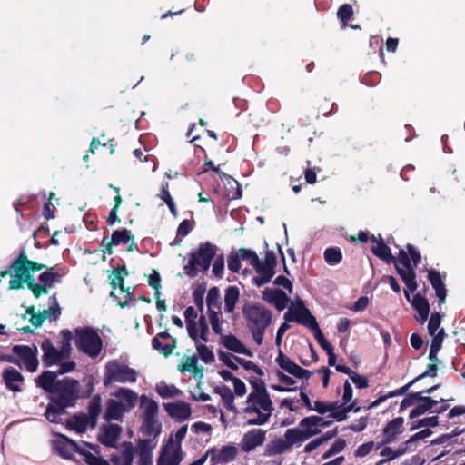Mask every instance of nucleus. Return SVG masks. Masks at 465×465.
<instances>
[{
	"label": "nucleus",
	"instance_id": "58",
	"mask_svg": "<svg viewBox=\"0 0 465 465\" xmlns=\"http://www.w3.org/2000/svg\"><path fill=\"white\" fill-rule=\"evenodd\" d=\"M208 314L213 331H214L215 334L222 336L223 329L222 322L219 319V312L212 311L208 312Z\"/></svg>",
	"mask_w": 465,
	"mask_h": 465
},
{
	"label": "nucleus",
	"instance_id": "34",
	"mask_svg": "<svg viewBox=\"0 0 465 465\" xmlns=\"http://www.w3.org/2000/svg\"><path fill=\"white\" fill-rule=\"evenodd\" d=\"M66 425L69 429L78 433H84L88 427H91V420L85 413L75 414L67 420Z\"/></svg>",
	"mask_w": 465,
	"mask_h": 465
},
{
	"label": "nucleus",
	"instance_id": "2",
	"mask_svg": "<svg viewBox=\"0 0 465 465\" xmlns=\"http://www.w3.org/2000/svg\"><path fill=\"white\" fill-rule=\"evenodd\" d=\"M246 327L255 343L262 345L266 329L272 323V312L260 302H246L242 309Z\"/></svg>",
	"mask_w": 465,
	"mask_h": 465
},
{
	"label": "nucleus",
	"instance_id": "52",
	"mask_svg": "<svg viewBox=\"0 0 465 465\" xmlns=\"http://www.w3.org/2000/svg\"><path fill=\"white\" fill-rule=\"evenodd\" d=\"M156 390L158 394L163 399L179 396L182 393V391L174 385H168L165 383L157 386Z\"/></svg>",
	"mask_w": 465,
	"mask_h": 465
},
{
	"label": "nucleus",
	"instance_id": "42",
	"mask_svg": "<svg viewBox=\"0 0 465 465\" xmlns=\"http://www.w3.org/2000/svg\"><path fill=\"white\" fill-rule=\"evenodd\" d=\"M140 401L141 407L144 408L143 418H156L159 411L157 402L144 394L140 397Z\"/></svg>",
	"mask_w": 465,
	"mask_h": 465
},
{
	"label": "nucleus",
	"instance_id": "60",
	"mask_svg": "<svg viewBox=\"0 0 465 465\" xmlns=\"http://www.w3.org/2000/svg\"><path fill=\"white\" fill-rule=\"evenodd\" d=\"M420 394H422V391L411 392L407 394L406 397L401 402V411L405 410L412 405H415L418 402L419 399H420Z\"/></svg>",
	"mask_w": 465,
	"mask_h": 465
},
{
	"label": "nucleus",
	"instance_id": "43",
	"mask_svg": "<svg viewBox=\"0 0 465 465\" xmlns=\"http://www.w3.org/2000/svg\"><path fill=\"white\" fill-rule=\"evenodd\" d=\"M61 341H60V351H63L64 356L69 359L72 352L71 342L73 341V333L68 329H64L60 331Z\"/></svg>",
	"mask_w": 465,
	"mask_h": 465
},
{
	"label": "nucleus",
	"instance_id": "7",
	"mask_svg": "<svg viewBox=\"0 0 465 465\" xmlns=\"http://www.w3.org/2000/svg\"><path fill=\"white\" fill-rule=\"evenodd\" d=\"M77 350L91 358H96L102 351L103 340L92 327H79L74 330Z\"/></svg>",
	"mask_w": 465,
	"mask_h": 465
},
{
	"label": "nucleus",
	"instance_id": "47",
	"mask_svg": "<svg viewBox=\"0 0 465 465\" xmlns=\"http://www.w3.org/2000/svg\"><path fill=\"white\" fill-rule=\"evenodd\" d=\"M78 454L84 458V462L88 465H110L104 458L95 456L84 448L80 449Z\"/></svg>",
	"mask_w": 465,
	"mask_h": 465
},
{
	"label": "nucleus",
	"instance_id": "36",
	"mask_svg": "<svg viewBox=\"0 0 465 465\" xmlns=\"http://www.w3.org/2000/svg\"><path fill=\"white\" fill-rule=\"evenodd\" d=\"M371 250L375 256L385 262L397 264L398 258L391 254V248L384 242H378V245L372 246Z\"/></svg>",
	"mask_w": 465,
	"mask_h": 465
},
{
	"label": "nucleus",
	"instance_id": "37",
	"mask_svg": "<svg viewBox=\"0 0 465 465\" xmlns=\"http://www.w3.org/2000/svg\"><path fill=\"white\" fill-rule=\"evenodd\" d=\"M240 298V291L236 286H229L224 294V311L228 313L233 312L236 303Z\"/></svg>",
	"mask_w": 465,
	"mask_h": 465
},
{
	"label": "nucleus",
	"instance_id": "54",
	"mask_svg": "<svg viewBox=\"0 0 465 465\" xmlns=\"http://www.w3.org/2000/svg\"><path fill=\"white\" fill-rule=\"evenodd\" d=\"M439 424L438 416L426 417L412 423L411 430H414L421 427H436Z\"/></svg>",
	"mask_w": 465,
	"mask_h": 465
},
{
	"label": "nucleus",
	"instance_id": "31",
	"mask_svg": "<svg viewBox=\"0 0 465 465\" xmlns=\"http://www.w3.org/2000/svg\"><path fill=\"white\" fill-rule=\"evenodd\" d=\"M444 399H440L439 402H444ZM418 404L415 408H413L410 412V419H414L424 414L426 411L431 410L434 406L438 404V401L433 400L429 396H423L420 394V399L418 401Z\"/></svg>",
	"mask_w": 465,
	"mask_h": 465
},
{
	"label": "nucleus",
	"instance_id": "20",
	"mask_svg": "<svg viewBox=\"0 0 465 465\" xmlns=\"http://www.w3.org/2000/svg\"><path fill=\"white\" fill-rule=\"evenodd\" d=\"M262 299L272 304L279 312L283 311L290 301L287 294L281 289L266 288L262 292Z\"/></svg>",
	"mask_w": 465,
	"mask_h": 465
},
{
	"label": "nucleus",
	"instance_id": "61",
	"mask_svg": "<svg viewBox=\"0 0 465 465\" xmlns=\"http://www.w3.org/2000/svg\"><path fill=\"white\" fill-rule=\"evenodd\" d=\"M197 325H199V329H200V333L198 332L199 341L201 340L203 342H207L209 341L208 340L209 327H208V323H207L205 315L202 314L199 317Z\"/></svg>",
	"mask_w": 465,
	"mask_h": 465
},
{
	"label": "nucleus",
	"instance_id": "17",
	"mask_svg": "<svg viewBox=\"0 0 465 465\" xmlns=\"http://www.w3.org/2000/svg\"><path fill=\"white\" fill-rule=\"evenodd\" d=\"M41 349L43 351L42 361L45 367H51L67 360L63 351L54 346L50 339L46 338L41 343Z\"/></svg>",
	"mask_w": 465,
	"mask_h": 465
},
{
	"label": "nucleus",
	"instance_id": "18",
	"mask_svg": "<svg viewBox=\"0 0 465 465\" xmlns=\"http://www.w3.org/2000/svg\"><path fill=\"white\" fill-rule=\"evenodd\" d=\"M176 345V338L172 337L167 330L158 333L152 340V347L164 356L171 355Z\"/></svg>",
	"mask_w": 465,
	"mask_h": 465
},
{
	"label": "nucleus",
	"instance_id": "11",
	"mask_svg": "<svg viewBox=\"0 0 465 465\" xmlns=\"http://www.w3.org/2000/svg\"><path fill=\"white\" fill-rule=\"evenodd\" d=\"M285 322H297L307 328H312L316 322V318L311 313L310 310L304 305L302 300L299 299L295 305H292L284 313Z\"/></svg>",
	"mask_w": 465,
	"mask_h": 465
},
{
	"label": "nucleus",
	"instance_id": "33",
	"mask_svg": "<svg viewBox=\"0 0 465 465\" xmlns=\"http://www.w3.org/2000/svg\"><path fill=\"white\" fill-rule=\"evenodd\" d=\"M408 302H411L413 309L419 313L420 321H427L430 313V303L427 298L420 293H416L413 295L412 299L410 298Z\"/></svg>",
	"mask_w": 465,
	"mask_h": 465
},
{
	"label": "nucleus",
	"instance_id": "1",
	"mask_svg": "<svg viewBox=\"0 0 465 465\" xmlns=\"http://www.w3.org/2000/svg\"><path fill=\"white\" fill-rule=\"evenodd\" d=\"M36 386L49 394L50 402L46 407L45 416L52 423H59L61 416L66 413V409L74 407L80 398H88L94 384L88 382L86 392L81 393L80 382L71 377L55 380L52 371H45L35 379Z\"/></svg>",
	"mask_w": 465,
	"mask_h": 465
},
{
	"label": "nucleus",
	"instance_id": "63",
	"mask_svg": "<svg viewBox=\"0 0 465 465\" xmlns=\"http://www.w3.org/2000/svg\"><path fill=\"white\" fill-rule=\"evenodd\" d=\"M109 278L111 280L110 285L113 290L119 287L121 291H124V275L118 270H113Z\"/></svg>",
	"mask_w": 465,
	"mask_h": 465
},
{
	"label": "nucleus",
	"instance_id": "10",
	"mask_svg": "<svg viewBox=\"0 0 465 465\" xmlns=\"http://www.w3.org/2000/svg\"><path fill=\"white\" fill-rule=\"evenodd\" d=\"M45 271L38 276L40 283H36L34 280L29 289L35 299L42 295L47 294L49 290L54 288L56 283H61L64 273L54 272L55 267L44 268Z\"/></svg>",
	"mask_w": 465,
	"mask_h": 465
},
{
	"label": "nucleus",
	"instance_id": "12",
	"mask_svg": "<svg viewBox=\"0 0 465 465\" xmlns=\"http://www.w3.org/2000/svg\"><path fill=\"white\" fill-rule=\"evenodd\" d=\"M277 265V258L273 251L265 252L264 262L259 259V265L256 268L258 277L254 278V283L258 286H263L268 283L275 274V267Z\"/></svg>",
	"mask_w": 465,
	"mask_h": 465
},
{
	"label": "nucleus",
	"instance_id": "8",
	"mask_svg": "<svg viewBox=\"0 0 465 465\" xmlns=\"http://www.w3.org/2000/svg\"><path fill=\"white\" fill-rule=\"evenodd\" d=\"M137 371L119 360L108 361L104 367V385L105 387L112 383H134L137 381Z\"/></svg>",
	"mask_w": 465,
	"mask_h": 465
},
{
	"label": "nucleus",
	"instance_id": "29",
	"mask_svg": "<svg viewBox=\"0 0 465 465\" xmlns=\"http://www.w3.org/2000/svg\"><path fill=\"white\" fill-rule=\"evenodd\" d=\"M291 429L285 431L284 439H277L272 442L270 446L271 454H281L290 449L295 443H299L295 436L290 435Z\"/></svg>",
	"mask_w": 465,
	"mask_h": 465
},
{
	"label": "nucleus",
	"instance_id": "51",
	"mask_svg": "<svg viewBox=\"0 0 465 465\" xmlns=\"http://www.w3.org/2000/svg\"><path fill=\"white\" fill-rule=\"evenodd\" d=\"M310 330L313 332L314 338L323 351H330V349L333 348L331 344L325 339L318 322L310 328Z\"/></svg>",
	"mask_w": 465,
	"mask_h": 465
},
{
	"label": "nucleus",
	"instance_id": "50",
	"mask_svg": "<svg viewBox=\"0 0 465 465\" xmlns=\"http://www.w3.org/2000/svg\"><path fill=\"white\" fill-rule=\"evenodd\" d=\"M219 297L220 294L217 287H213L208 291L206 298L208 312L215 311L214 308L220 309Z\"/></svg>",
	"mask_w": 465,
	"mask_h": 465
},
{
	"label": "nucleus",
	"instance_id": "32",
	"mask_svg": "<svg viewBox=\"0 0 465 465\" xmlns=\"http://www.w3.org/2000/svg\"><path fill=\"white\" fill-rule=\"evenodd\" d=\"M184 318L187 327V331L189 337L194 341V343H197L199 341V334H198V329H197V313L193 307L189 306L184 311Z\"/></svg>",
	"mask_w": 465,
	"mask_h": 465
},
{
	"label": "nucleus",
	"instance_id": "6",
	"mask_svg": "<svg viewBox=\"0 0 465 465\" xmlns=\"http://www.w3.org/2000/svg\"><path fill=\"white\" fill-rule=\"evenodd\" d=\"M217 250V246L210 242L201 243L196 251L190 253L188 262L183 267L184 273L194 278L200 270L208 271Z\"/></svg>",
	"mask_w": 465,
	"mask_h": 465
},
{
	"label": "nucleus",
	"instance_id": "35",
	"mask_svg": "<svg viewBox=\"0 0 465 465\" xmlns=\"http://www.w3.org/2000/svg\"><path fill=\"white\" fill-rule=\"evenodd\" d=\"M87 418L91 420V428L97 425L98 417L102 411V398L99 394L94 395L87 407Z\"/></svg>",
	"mask_w": 465,
	"mask_h": 465
},
{
	"label": "nucleus",
	"instance_id": "59",
	"mask_svg": "<svg viewBox=\"0 0 465 465\" xmlns=\"http://www.w3.org/2000/svg\"><path fill=\"white\" fill-rule=\"evenodd\" d=\"M228 269L232 272H239L242 267L241 256L238 252H232L228 256Z\"/></svg>",
	"mask_w": 465,
	"mask_h": 465
},
{
	"label": "nucleus",
	"instance_id": "39",
	"mask_svg": "<svg viewBox=\"0 0 465 465\" xmlns=\"http://www.w3.org/2000/svg\"><path fill=\"white\" fill-rule=\"evenodd\" d=\"M238 450L235 446H223L217 453L213 456V460L217 463H227L233 460L237 456Z\"/></svg>",
	"mask_w": 465,
	"mask_h": 465
},
{
	"label": "nucleus",
	"instance_id": "22",
	"mask_svg": "<svg viewBox=\"0 0 465 465\" xmlns=\"http://www.w3.org/2000/svg\"><path fill=\"white\" fill-rule=\"evenodd\" d=\"M164 409L170 417L180 421L187 420L192 413L190 404L183 401L165 403Z\"/></svg>",
	"mask_w": 465,
	"mask_h": 465
},
{
	"label": "nucleus",
	"instance_id": "26",
	"mask_svg": "<svg viewBox=\"0 0 465 465\" xmlns=\"http://www.w3.org/2000/svg\"><path fill=\"white\" fill-rule=\"evenodd\" d=\"M404 419L397 417L390 420L383 428V443L388 444L396 440L397 435L401 433L403 429Z\"/></svg>",
	"mask_w": 465,
	"mask_h": 465
},
{
	"label": "nucleus",
	"instance_id": "27",
	"mask_svg": "<svg viewBox=\"0 0 465 465\" xmlns=\"http://www.w3.org/2000/svg\"><path fill=\"white\" fill-rule=\"evenodd\" d=\"M428 280L435 290L440 305L444 304L446 302L447 290L442 282L440 272L434 269L430 270L428 272Z\"/></svg>",
	"mask_w": 465,
	"mask_h": 465
},
{
	"label": "nucleus",
	"instance_id": "62",
	"mask_svg": "<svg viewBox=\"0 0 465 465\" xmlns=\"http://www.w3.org/2000/svg\"><path fill=\"white\" fill-rule=\"evenodd\" d=\"M45 319H50L51 321H56L61 315V307L58 302L51 304L48 309L42 312Z\"/></svg>",
	"mask_w": 465,
	"mask_h": 465
},
{
	"label": "nucleus",
	"instance_id": "5",
	"mask_svg": "<svg viewBox=\"0 0 465 465\" xmlns=\"http://www.w3.org/2000/svg\"><path fill=\"white\" fill-rule=\"evenodd\" d=\"M114 399H108L105 403V411L104 418L106 421H122L124 414L131 411L136 405L138 395L134 391L127 388H119L114 393Z\"/></svg>",
	"mask_w": 465,
	"mask_h": 465
},
{
	"label": "nucleus",
	"instance_id": "55",
	"mask_svg": "<svg viewBox=\"0 0 465 465\" xmlns=\"http://www.w3.org/2000/svg\"><path fill=\"white\" fill-rule=\"evenodd\" d=\"M345 447H346L345 440L338 439L331 445V447L322 455V459L326 460L337 453H340L341 451H342L345 449Z\"/></svg>",
	"mask_w": 465,
	"mask_h": 465
},
{
	"label": "nucleus",
	"instance_id": "44",
	"mask_svg": "<svg viewBox=\"0 0 465 465\" xmlns=\"http://www.w3.org/2000/svg\"><path fill=\"white\" fill-rule=\"evenodd\" d=\"M323 257L331 266L336 265L342 261V252L339 247H328L323 252Z\"/></svg>",
	"mask_w": 465,
	"mask_h": 465
},
{
	"label": "nucleus",
	"instance_id": "46",
	"mask_svg": "<svg viewBox=\"0 0 465 465\" xmlns=\"http://www.w3.org/2000/svg\"><path fill=\"white\" fill-rule=\"evenodd\" d=\"M444 330H440L438 334H436L432 340L430 353H429V359L431 362L438 361V356L437 353L440 351L441 347V343L444 338Z\"/></svg>",
	"mask_w": 465,
	"mask_h": 465
},
{
	"label": "nucleus",
	"instance_id": "48",
	"mask_svg": "<svg viewBox=\"0 0 465 465\" xmlns=\"http://www.w3.org/2000/svg\"><path fill=\"white\" fill-rule=\"evenodd\" d=\"M195 345H196V350H197L198 355H199L200 359L204 363L210 364V363L214 362L215 357L211 349H209L203 343H199V341L197 343H195Z\"/></svg>",
	"mask_w": 465,
	"mask_h": 465
},
{
	"label": "nucleus",
	"instance_id": "4",
	"mask_svg": "<svg viewBox=\"0 0 465 465\" xmlns=\"http://www.w3.org/2000/svg\"><path fill=\"white\" fill-rule=\"evenodd\" d=\"M46 268L45 264L29 260L26 251L20 250L18 256L12 262L8 271L14 272L15 274L9 281V290H20L24 288V284L27 288H31L34 282V273Z\"/></svg>",
	"mask_w": 465,
	"mask_h": 465
},
{
	"label": "nucleus",
	"instance_id": "24",
	"mask_svg": "<svg viewBox=\"0 0 465 465\" xmlns=\"http://www.w3.org/2000/svg\"><path fill=\"white\" fill-rule=\"evenodd\" d=\"M134 445L130 441H124L121 444V455L113 454L110 458L114 465H133L134 457Z\"/></svg>",
	"mask_w": 465,
	"mask_h": 465
},
{
	"label": "nucleus",
	"instance_id": "30",
	"mask_svg": "<svg viewBox=\"0 0 465 465\" xmlns=\"http://www.w3.org/2000/svg\"><path fill=\"white\" fill-rule=\"evenodd\" d=\"M222 343L227 349L236 353L252 356V352L233 334L222 335Z\"/></svg>",
	"mask_w": 465,
	"mask_h": 465
},
{
	"label": "nucleus",
	"instance_id": "28",
	"mask_svg": "<svg viewBox=\"0 0 465 465\" xmlns=\"http://www.w3.org/2000/svg\"><path fill=\"white\" fill-rule=\"evenodd\" d=\"M247 403H253L266 412H272V401L266 388L260 390L258 393H250L247 397Z\"/></svg>",
	"mask_w": 465,
	"mask_h": 465
},
{
	"label": "nucleus",
	"instance_id": "49",
	"mask_svg": "<svg viewBox=\"0 0 465 465\" xmlns=\"http://www.w3.org/2000/svg\"><path fill=\"white\" fill-rule=\"evenodd\" d=\"M353 16V9L350 4L341 5L337 12V17L341 22L342 26H347L348 22Z\"/></svg>",
	"mask_w": 465,
	"mask_h": 465
},
{
	"label": "nucleus",
	"instance_id": "3",
	"mask_svg": "<svg viewBox=\"0 0 465 465\" xmlns=\"http://www.w3.org/2000/svg\"><path fill=\"white\" fill-rule=\"evenodd\" d=\"M406 249L408 252L401 249L398 253V263L402 267L395 264V269L406 285L403 291L404 296L407 301H410V292H414L418 288L415 268L421 262V255L411 243L406 245Z\"/></svg>",
	"mask_w": 465,
	"mask_h": 465
},
{
	"label": "nucleus",
	"instance_id": "21",
	"mask_svg": "<svg viewBox=\"0 0 465 465\" xmlns=\"http://www.w3.org/2000/svg\"><path fill=\"white\" fill-rule=\"evenodd\" d=\"M155 445L152 439H141L137 441L138 465H153V450L155 448Z\"/></svg>",
	"mask_w": 465,
	"mask_h": 465
},
{
	"label": "nucleus",
	"instance_id": "57",
	"mask_svg": "<svg viewBox=\"0 0 465 465\" xmlns=\"http://www.w3.org/2000/svg\"><path fill=\"white\" fill-rule=\"evenodd\" d=\"M234 360L241 364L245 370L247 371H252L259 376H263L264 372L262 369L258 366L256 363L247 361L245 359L240 358V357H234Z\"/></svg>",
	"mask_w": 465,
	"mask_h": 465
},
{
	"label": "nucleus",
	"instance_id": "23",
	"mask_svg": "<svg viewBox=\"0 0 465 465\" xmlns=\"http://www.w3.org/2000/svg\"><path fill=\"white\" fill-rule=\"evenodd\" d=\"M265 440V431L262 430H252L244 434L241 447L245 452L254 450L261 446Z\"/></svg>",
	"mask_w": 465,
	"mask_h": 465
},
{
	"label": "nucleus",
	"instance_id": "14",
	"mask_svg": "<svg viewBox=\"0 0 465 465\" xmlns=\"http://www.w3.org/2000/svg\"><path fill=\"white\" fill-rule=\"evenodd\" d=\"M183 453L180 444H174L173 438H170L163 446L156 460L157 465H180Z\"/></svg>",
	"mask_w": 465,
	"mask_h": 465
},
{
	"label": "nucleus",
	"instance_id": "9",
	"mask_svg": "<svg viewBox=\"0 0 465 465\" xmlns=\"http://www.w3.org/2000/svg\"><path fill=\"white\" fill-rule=\"evenodd\" d=\"M12 351L15 356L7 355L4 360L20 368L22 365L29 372H35L39 366L38 350L36 346L14 345Z\"/></svg>",
	"mask_w": 465,
	"mask_h": 465
},
{
	"label": "nucleus",
	"instance_id": "19",
	"mask_svg": "<svg viewBox=\"0 0 465 465\" xmlns=\"http://www.w3.org/2000/svg\"><path fill=\"white\" fill-rule=\"evenodd\" d=\"M122 428L117 424L103 425L98 434V441L105 447L115 448Z\"/></svg>",
	"mask_w": 465,
	"mask_h": 465
},
{
	"label": "nucleus",
	"instance_id": "40",
	"mask_svg": "<svg viewBox=\"0 0 465 465\" xmlns=\"http://www.w3.org/2000/svg\"><path fill=\"white\" fill-rule=\"evenodd\" d=\"M214 392L219 394L223 401L224 407L229 411H235L234 406V394L232 390L226 386H217L214 388Z\"/></svg>",
	"mask_w": 465,
	"mask_h": 465
},
{
	"label": "nucleus",
	"instance_id": "16",
	"mask_svg": "<svg viewBox=\"0 0 465 465\" xmlns=\"http://www.w3.org/2000/svg\"><path fill=\"white\" fill-rule=\"evenodd\" d=\"M54 450L62 458L71 460L74 453H78L81 447L63 434H57L56 439L52 441Z\"/></svg>",
	"mask_w": 465,
	"mask_h": 465
},
{
	"label": "nucleus",
	"instance_id": "56",
	"mask_svg": "<svg viewBox=\"0 0 465 465\" xmlns=\"http://www.w3.org/2000/svg\"><path fill=\"white\" fill-rule=\"evenodd\" d=\"M432 434V431L430 430V429H424L415 434H413L412 436L410 437L409 440H407L405 442H404V445H405V448H407V450H411V446L412 444H414L416 441L420 440H423L425 438H428L430 437V435Z\"/></svg>",
	"mask_w": 465,
	"mask_h": 465
},
{
	"label": "nucleus",
	"instance_id": "53",
	"mask_svg": "<svg viewBox=\"0 0 465 465\" xmlns=\"http://www.w3.org/2000/svg\"><path fill=\"white\" fill-rule=\"evenodd\" d=\"M239 254L241 256V259H242L243 261H248L256 271V268H258L259 265V257L254 251L245 248H240Z\"/></svg>",
	"mask_w": 465,
	"mask_h": 465
},
{
	"label": "nucleus",
	"instance_id": "15",
	"mask_svg": "<svg viewBox=\"0 0 465 465\" xmlns=\"http://www.w3.org/2000/svg\"><path fill=\"white\" fill-rule=\"evenodd\" d=\"M275 361L281 369L295 378L309 380L312 375L309 370L300 367L290 357L284 354L282 350H279Z\"/></svg>",
	"mask_w": 465,
	"mask_h": 465
},
{
	"label": "nucleus",
	"instance_id": "64",
	"mask_svg": "<svg viewBox=\"0 0 465 465\" xmlns=\"http://www.w3.org/2000/svg\"><path fill=\"white\" fill-rule=\"evenodd\" d=\"M441 322V315L439 312H433L430 318L428 331L431 336H435V332L439 329Z\"/></svg>",
	"mask_w": 465,
	"mask_h": 465
},
{
	"label": "nucleus",
	"instance_id": "25",
	"mask_svg": "<svg viewBox=\"0 0 465 465\" xmlns=\"http://www.w3.org/2000/svg\"><path fill=\"white\" fill-rule=\"evenodd\" d=\"M3 379L6 388L13 392H21L24 376L15 368H7L3 371Z\"/></svg>",
	"mask_w": 465,
	"mask_h": 465
},
{
	"label": "nucleus",
	"instance_id": "41",
	"mask_svg": "<svg viewBox=\"0 0 465 465\" xmlns=\"http://www.w3.org/2000/svg\"><path fill=\"white\" fill-rule=\"evenodd\" d=\"M162 425L156 418H143L142 431L147 436H153L156 438L160 435Z\"/></svg>",
	"mask_w": 465,
	"mask_h": 465
},
{
	"label": "nucleus",
	"instance_id": "13",
	"mask_svg": "<svg viewBox=\"0 0 465 465\" xmlns=\"http://www.w3.org/2000/svg\"><path fill=\"white\" fill-rule=\"evenodd\" d=\"M322 421V418L319 416H309L303 418L300 423L299 426L302 430L300 429H291L290 435L295 436L297 440L300 442H303L306 440L318 435L321 432V430L317 427L320 425V423Z\"/></svg>",
	"mask_w": 465,
	"mask_h": 465
},
{
	"label": "nucleus",
	"instance_id": "45",
	"mask_svg": "<svg viewBox=\"0 0 465 465\" xmlns=\"http://www.w3.org/2000/svg\"><path fill=\"white\" fill-rule=\"evenodd\" d=\"M134 235L127 229L115 230L112 233L111 244L119 245L121 243H127L129 241H134Z\"/></svg>",
	"mask_w": 465,
	"mask_h": 465
},
{
	"label": "nucleus",
	"instance_id": "38",
	"mask_svg": "<svg viewBox=\"0 0 465 465\" xmlns=\"http://www.w3.org/2000/svg\"><path fill=\"white\" fill-rule=\"evenodd\" d=\"M183 363L178 365V371L184 373L186 371L193 372L195 376L203 375V368L198 367L197 364V357L195 355L193 356H183Z\"/></svg>",
	"mask_w": 465,
	"mask_h": 465
}]
</instances>
